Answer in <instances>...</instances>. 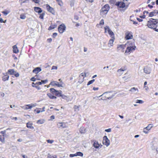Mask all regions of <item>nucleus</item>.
Segmentation results:
<instances>
[{
    "instance_id": "f257e3e1",
    "label": "nucleus",
    "mask_w": 158,
    "mask_h": 158,
    "mask_svg": "<svg viewBox=\"0 0 158 158\" xmlns=\"http://www.w3.org/2000/svg\"><path fill=\"white\" fill-rule=\"evenodd\" d=\"M158 25V19L151 18L148 22L147 26L148 27L153 29L155 31L158 32V29L156 28Z\"/></svg>"
},
{
    "instance_id": "f03ea898",
    "label": "nucleus",
    "mask_w": 158,
    "mask_h": 158,
    "mask_svg": "<svg viewBox=\"0 0 158 158\" xmlns=\"http://www.w3.org/2000/svg\"><path fill=\"white\" fill-rule=\"evenodd\" d=\"M115 93H113L112 92H107L103 93L99 97H102L101 99L103 100H106L107 99H110L112 98L115 95Z\"/></svg>"
},
{
    "instance_id": "7ed1b4c3",
    "label": "nucleus",
    "mask_w": 158,
    "mask_h": 158,
    "mask_svg": "<svg viewBox=\"0 0 158 158\" xmlns=\"http://www.w3.org/2000/svg\"><path fill=\"white\" fill-rule=\"evenodd\" d=\"M110 7L108 4H106L103 6L101 10L100 13L101 15H105L107 13L109 10Z\"/></svg>"
},
{
    "instance_id": "20e7f679",
    "label": "nucleus",
    "mask_w": 158,
    "mask_h": 158,
    "mask_svg": "<svg viewBox=\"0 0 158 158\" xmlns=\"http://www.w3.org/2000/svg\"><path fill=\"white\" fill-rule=\"evenodd\" d=\"M103 143L107 147L110 145V141L106 136H104L103 137Z\"/></svg>"
},
{
    "instance_id": "39448f33",
    "label": "nucleus",
    "mask_w": 158,
    "mask_h": 158,
    "mask_svg": "<svg viewBox=\"0 0 158 158\" xmlns=\"http://www.w3.org/2000/svg\"><path fill=\"white\" fill-rule=\"evenodd\" d=\"M66 26L64 24L60 25L58 27V30L60 33H63L65 30Z\"/></svg>"
},
{
    "instance_id": "423d86ee",
    "label": "nucleus",
    "mask_w": 158,
    "mask_h": 158,
    "mask_svg": "<svg viewBox=\"0 0 158 158\" xmlns=\"http://www.w3.org/2000/svg\"><path fill=\"white\" fill-rule=\"evenodd\" d=\"M115 5L121 8H123L125 7V2H117L115 3Z\"/></svg>"
},
{
    "instance_id": "0eeeda50",
    "label": "nucleus",
    "mask_w": 158,
    "mask_h": 158,
    "mask_svg": "<svg viewBox=\"0 0 158 158\" xmlns=\"http://www.w3.org/2000/svg\"><path fill=\"white\" fill-rule=\"evenodd\" d=\"M151 69L150 67L148 66L144 67L143 71L144 73L147 74H149L151 73Z\"/></svg>"
},
{
    "instance_id": "6e6552de",
    "label": "nucleus",
    "mask_w": 158,
    "mask_h": 158,
    "mask_svg": "<svg viewBox=\"0 0 158 158\" xmlns=\"http://www.w3.org/2000/svg\"><path fill=\"white\" fill-rule=\"evenodd\" d=\"M46 9L48 10V11L51 13L53 15L54 14L55 11L54 9H53V8L50 6L49 5H47Z\"/></svg>"
},
{
    "instance_id": "1a4fd4ad",
    "label": "nucleus",
    "mask_w": 158,
    "mask_h": 158,
    "mask_svg": "<svg viewBox=\"0 0 158 158\" xmlns=\"http://www.w3.org/2000/svg\"><path fill=\"white\" fill-rule=\"evenodd\" d=\"M135 46H130L128 47L125 51L126 53H129V52L134 51L135 49Z\"/></svg>"
},
{
    "instance_id": "9d476101",
    "label": "nucleus",
    "mask_w": 158,
    "mask_h": 158,
    "mask_svg": "<svg viewBox=\"0 0 158 158\" xmlns=\"http://www.w3.org/2000/svg\"><path fill=\"white\" fill-rule=\"evenodd\" d=\"M156 14H158V10H155L149 13V16L152 17L153 16L156 15Z\"/></svg>"
},
{
    "instance_id": "9b49d317",
    "label": "nucleus",
    "mask_w": 158,
    "mask_h": 158,
    "mask_svg": "<svg viewBox=\"0 0 158 158\" xmlns=\"http://www.w3.org/2000/svg\"><path fill=\"white\" fill-rule=\"evenodd\" d=\"M41 70L42 69L41 68L37 67L34 69L32 71V72L35 74H37L38 73L41 71Z\"/></svg>"
},
{
    "instance_id": "f8f14e48",
    "label": "nucleus",
    "mask_w": 158,
    "mask_h": 158,
    "mask_svg": "<svg viewBox=\"0 0 158 158\" xmlns=\"http://www.w3.org/2000/svg\"><path fill=\"white\" fill-rule=\"evenodd\" d=\"M125 47V46L123 44L119 45L117 47V49L118 50H121L122 52H123V50Z\"/></svg>"
},
{
    "instance_id": "ddd939ff",
    "label": "nucleus",
    "mask_w": 158,
    "mask_h": 158,
    "mask_svg": "<svg viewBox=\"0 0 158 158\" xmlns=\"http://www.w3.org/2000/svg\"><path fill=\"white\" fill-rule=\"evenodd\" d=\"M34 10L35 11L40 14L42 12V10L39 7H34Z\"/></svg>"
},
{
    "instance_id": "4468645a",
    "label": "nucleus",
    "mask_w": 158,
    "mask_h": 158,
    "mask_svg": "<svg viewBox=\"0 0 158 158\" xmlns=\"http://www.w3.org/2000/svg\"><path fill=\"white\" fill-rule=\"evenodd\" d=\"M132 35L130 32L127 33L125 36V38L127 40H129L132 39Z\"/></svg>"
},
{
    "instance_id": "2eb2a0df",
    "label": "nucleus",
    "mask_w": 158,
    "mask_h": 158,
    "mask_svg": "<svg viewBox=\"0 0 158 158\" xmlns=\"http://www.w3.org/2000/svg\"><path fill=\"white\" fill-rule=\"evenodd\" d=\"M57 126L59 128H64L66 127L65 124L63 123H57Z\"/></svg>"
},
{
    "instance_id": "dca6fc26",
    "label": "nucleus",
    "mask_w": 158,
    "mask_h": 158,
    "mask_svg": "<svg viewBox=\"0 0 158 158\" xmlns=\"http://www.w3.org/2000/svg\"><path fill=\"white\" fill-rule=\"evenodd\" d=\"M93 145L94 147L96 148H98L100 146V145L98 143V142L96 141H94Z\"/></svg>"
},
{
    "instance_id": "f3484780",
    "label": "nucleus",
    "mask_w": 158,
    "mask_h": 158,
    "mask_svg": "<svg viewBox=\"0 0 158 158\" xmlns=\"http://www.w3.org/2000/svg\"><path fill=\"white\" fill-rule=\"evenodd\" d=\"M129 91L131 92L132 93H137L139 91L137 88H135V87H133L129 90Z\"/></svg>"
},
{
    "instance_id": "a211bd4d",
    "label": "nucleus",
    "mask_w": 158,
    "mask_h": 158,
    "mask_svg": "<svg viewBox=\"0 0 158 158\" xmlns=\"http://www.w3.org/2000/svg\"><path fill=\"white\" fill-rule=\"evenodd\" d=\"M13 52L14 53H16L19 52V50L18 48L16 45H14L13 47Z\"/></svg>"
},
{
    "instance_id": "6ab92c4d",
    "label": "nucleus",
    "mask_w": 158,
    "mask_h": 158,
    "mask_svg": "<svg viewBox=\"0 0 158 158\" xmlns=\"http://www.w3.org/2000/svg\"><path fill=\"white\" fill-rule=\"evenodd\" d=\"M108 34L110 35L112 38H114V34L110 29H109L108 31Z\"/></svg>"
},
{
    "instance_id": "aec40b11",
    "label": "nucleus",
    "mask_w": 158,
    "mask_h": 158,
    "mask_svg": "<svg viewBox=\"0 0 158 158\" xmlns=\"http://www.w3.org/2000/svg\"><path fill=\"white\" fill-rule=\"evenodd\" d=\"M27 128H30L31 129H33L34 127L32 126V124L31 123H27Z\"/></svg>"
},
{
    "instance_id": "412c9836",
    "label": "nucleus",
    "mask_w": 158,
    "mask_h": 158,
    "mask_svg": "<svg viewBox=\"0 0 158 158\" xmlns=\"http://www.w3.org/2000/svg\"><path fill=\"white\" fill-rule=\"evenodd\" d=\"M114 39V38L111 39L109 41L108 44H110L111 46H112Z\"/></svg>"
},
{
    "instance_id": "4be33fe9",
    "label": "nucleus",
    "mask_w": 158,
    "mask_h": 158,
    "mask_svg": "<svg viewBox=\"0 0 158 158\" xmlns=\"http://www.w3.org/2000/svg\"><path fill=\"white\" fill-rule=\"evenodd\" d=\"M48 97L51 99H56V97L55 96L52 95L50 93H49L47 94Z\"/></svg>"
},
{
    "instance_id": "5701e85b",
    "label": "nucleus",
    "mask_w": 158,
    "mask_h": 158,
    "mask_svg": "<svg viewBox=\"0 0 158 158\" xmlns=\"http://www.w3.org/2000/svg\"><path fill=\"white\" fill-rule=\"evenodd\" d=\"M54 82V84H53V85L57 86L58 87H63L62 84H59L58 82L56 81H55Z\"/></svg>"
},
{
    "instance_id": "b1692460",
    "label": "nucleus",
    "mask_w": 158,
    "mask_h": 158,
    "mask_svg": "<svg viewBox=\"0 0 158 158\" xmlns=\"http://www.w3.org/2000/svg\"><path fill=\"white\" fill-rule=\"evenodd\" d=\"M153 125L152 124H149L145 128L147 129V130H149L152 127H153Z\"/></svg>"
},
{
    "instance_id": "393cba45",
    "label": "nucleus",
    "mask_w": 158,
    "mask_h": 158,
    "mask_svg": "<svg viewBox=\"0 0 158 158\" xmlns=\"http://www.w3.org/2000/svg\"><path fill=\"white\" fill-rule=\"evenodd\" d=\"M62 91L61 90L57 91V92L56 93H54V94H55V95L58 96V97H60V95L61 94V92Z\"/></svg>"
},
{
    "instance_id": "a878e982",
    "label": "nucleus",
    "mask_w": 158,
    "mask_h": 158,
    "mask_svg": "<svg viewBox=\"0 0 158 158\" xmlns=\"http://www.w3.org/2000/svg\"><path fill=\"white\" fill-rule=\"evenodd\" d=\"M9 78V76L7 75H5L4 77H2V80L3 81H5L8 80Z\"/></svg>"
},
{
    "instance_id": "bb28decb",
    "label": "nucleus",
    "mask_w": 158,
    "mask_h": 158,
    "mask_svg": "<svg viewBox=\"0 0 158 158\" xmlns=\"http://www.w3.org/2000/svg\"><path fill=\"white\" fill-rule=\"evenodd\" d=\"M79 17L77 16H75L74 17V20L73 21V23H76L78 20Z\"/></svg>"
},
{
    "instance_id": "cd10ccee",
    "label": "nucleus",
    "mask_w": 158,
    "mask_h": 158,
    "mask_svg": "<svg viewBox=\"0 0 158 158\" xmlns=\"http://www.w3.org/2000/svg\"><path fill=\"white\" fill-rule=\"evenodd\" d=\"M8 72L11 75H14V74L15 73V72L13 69H9L8 70Z\"/></svg>"
},
{
    "instance_id": "c85d7f7f",
    "label": "nucleus",
    "mask_w": 158,
    "mask_h": 158,
    "mask_svg": "<svg viewBox=\"0 0 158 158\" xmlns=\"http://www.w3.org/2000/svg\"><path fill=\"white\" fill-rule=\"evenodd\" d=\"M35 85H36V84L34 82H32V87H35L38 90L40 89V88L39 86H36Z\"/></svg>"
},
{
    "instance_id": "c756f323",
    "label": "nucleus",
    "mask_w": 158,
    "mask_h": 158,
    "mask_svg": "<svg viewBox=\"0 0 158 158\" xmlns=\"http://www.w3.org/2000/svg\"><path fill=\"white\" fill-rule=\"evenodd\" d=\"M32 107V106H31V105H26L25 109L26 110H28L29 109H31Z\"/></svg>"
},
{
    "instance_id": "7c9ffc66",
    "label": "nucleus",
    "mask_w": 158,
    "mask_h": 158,
    "mask_svg": "<svg viewBox=\"0 0 158 158\" xmlns=\"http://www.w3.org/2000/svg\"><path fill=\"white\" fill-rule=\"evenodd\" d=\"M45 109V107H44L42 108V110H40L39 109L37 110V113L39 114V113H40V112H44V111H45V110H44Z\"/></svg>"
},
{
    "instance_id": "2f4dec72",
    "label": "nucleus",
    "mask_w": 158,
    "mask_h": 158,
    "mask_svg": "<svg viewBox=\"0 0 158 158\" xmlns=\"http://www.w3.org/2000/svg\"><path fill=\"white\" fill-rule=\"evenodd\" d=\"M76 155L77 156H82L83 155V153L81 152H78L76 153Z\"/></svg>"
},
{
    "instance_id": "473e14b6",
    "label": "nucleus",
    "mask_w": 158,
    "mask_h": 158,
    "mask_svg": "<svg viewBox=\"0 0 158 158\" xmlns=\"http://www.w3.org/2000/svg\"><path fill=\"white\" fill-rule=\"evenodd\" d=\"M50 91L51 93H52L53 94H54V93L56 92H57V90L54 88L50 89Z\"/></svg>"
},
{
    "instance_id": "72a5a7b5",
    "label": "nucleus",
    "mask_w": 158,
    "mask_h": 158,
    "mask_svg": "<svg viewBox=\"0 0 158 158\" xmlns=\"http://www.w3.org/2000/svg\"><path fill=\"white\" fill-rule=\"evenodd\" d=\"M56 1L60 6H61L63 5V3L61 0H56Z\"/></svg>"
},
{
    "instance_id": "f704fd0d",
    "label": "nucleus",
    "mask_w": 158,
    "mask_h": 158,
    "mask_svg": "<svg viewBox=\"0 0 158 158\" xmlns=\"http://www.w3.org/2000/svg\"><path fill=\"white\" fill-rule=\"evenodd\" d=\"M38 77V75H36L35 76V77H32L31 79V80L32 81H35L36 80V78L37 77Z\"/></svg>"
},
{
    "instance_id": "c9c22d12",
    "label": "nucleus",
    "mask_w": 158,
    "mask_h": 158,
    "mask_svg": "<svg viewBox=\"0 0 158 158\" xmlns=\"http://www.w3.org/2000/svg\"><path fill=\"white\" fill-rule=\"evenodd\" d=\"M37 123L40 124H42L44 123V120L43 119L39 120L37 121Z\"/></svg>"
},
{
    "instance_id": "e433bc0d",
    "label": "nucleus",
    "mask_w": 158,
    "mask_h": 158,
    "mask_svg": "<svg viewBox=\"0 0 158 158\" xmlns=\"http://www.w3.org/2000/svg\"><path fill=\"white\" fill-rule=\"evenodd\" d=\"M60 97H61L62 98L66 100H67L68 98L67 96H65L64 95L62 94H61L60 95Z\"/></svg>"
},
{
    "instance_id": "4c0bfd02",
    "label": "nucleus",
    "mask_w": 158,
    "mask_h": 158,
    "mask_svg": "<svg viewBox=\"0 0 158 158\" xmlns=\"http://www.w3.org/2000/svg\"><path fill=\"white\" fill-rule=\"evenodd\" d=\"M80 132L81 133H84L85 132V131L84 127H81L80 130Z\"/></svg>"
},
{
    "instance_id": "58836bf2",
    "label": "nucleus",
    "mask_w": 158,
    "mask_h": 158,
    "mask_svg": "<svg viewBox=\"0 0 158 158\" xmlns=\"http://www.w3.org/2000/svg\"><path fill=\"white\" fill-rule=\"evenodd\" d=\"M95 81V79H94L91 80L89 81L87 83V85H89L92 84Z\"/></svg>"
},
{
    "instance_id": "ea45409f",
    "label": "nucleus",
    "mask_w": 158,
    "mask_h": 158,
    "mask_svg": "<svg viewBox=\"0 0 158 158\" xmlns=\"http://www.w3.org/2000/svg\"><path fill=\"white\" fill-rule=\"evenodd\" d=\"M10 129L9 128L7 129L6 130H5L4 131H2L1 132V133L3 135V136H5L6 135V131Z\"/></svg>"
},
{
    "instance_id": "a19ab883",
    "label": "nucleus",
    "mask_w": 158,
    "mask_h": 158,
    "mask_svg": "<svg viewBox=\"0 0 158 158\" xmlns=\"http://www.w3.org/2000/svg\"><path fill=\"white\" fill-rule=\"evenodd\" d=\"M45 13L43 12L42 14H40L39 18L41 19H43L45 15Z\"/></svg>"
},
{
    "instance_id": "79ce46f5",
    "label": "nucleus",
    "mask_w": 158,
    "mask_h": 158,
    "mask_svg": "<svg viewBox=\"0 0 158 158\" xmlns=\"http://www.w3.org/2000/svg\"><path fill=\"white\" fill-rule=\"evenodd\" d=\"M55 27H56V26L55 25H51L49 27L48 29V30H50L53 29L54 28H55Z\"/></svg>"
},
{
    "instance_id": "37998d69",
    "label": "nucleus",
    "mask_w": 158,
    "mask_h": 158,
    "mask_svg": "<svg viewBox=\"0 0 158 158\" xmlns=\"http://www.w3.org/2000/svg\"><path fill=\"white\" fill-rule=\"evenodd\" d=\"M20 18L21 19H24L26 18V17L24 15L22 14L20 15Z\"/></svg>"
},
{
    "instance_id": "c03bdc74",
    "label": "nucleus",
    "mask_w": 158,
    "mask_h": 158,
    "mask_svg": "<svg viewBox=\"0 0 158 158\" xmlns=\"http://www.w3.org/2000/svg\"><path fill=\"white\" fill-rule=\"evenodd\" d=\"M10 12V11L6 10L5 11H3L2 12V13L4 14V15L5 16L6 15L8 14Z\"/></svg>"
},
{
    "instance_id": "a18cd8bd",
    "label": "nucleus",
    "mask_w": 158,
    "mask_h": 158,
    "mask_svg": "<svg viewBox=\"0 0 158 158\" xmlns=\"http://www.w3.org/2000/svg\"><path fill=\"white\" fill-rule=\"evenodd\" d=\"M144 102L142 100H137L136 101V103H138L140 104H142Z\"/></svg>"
},
{
    "instance_id": "49530a36",
    "label": "nucleus",
    "mask_w": 158,
    "mask_h": 158,
    "mask_svg": "<svg viewBox=\"0 0 158 158\" xmlns=\"http://www.w3.org/2000/svg\"><path fill=\"white\" fill-rule=\"evenodd\" d=\"M105 31V32H106V31H108L109 29H110V28L108 26H106V27H104Z\"/></svg>"
},
{
    "instance_id": "de8ad7c7",
    "label": "nucleus",
    "mask_w": 158,
    "mask_h": 158,
    "mask_svg": "<svg viewBox=\"0 0 158 158\" xmlns=\"http://www.w3.org/2000/svg\"><path fill=\"white\" fill-rule=\"evenodd\" d=\"M29 0H20L19 1L20 2L21 4V5L22 3H26L27 1H29Z\"/></svg>"
},
{
    "instance_id": "09e8293b",
    "label": "nucleus",
    "mask_w": 158,
    "mask_h": 158,
    "mask_svg": "<svg viewBox=\"0 0 158 158\" xmlns=\"http://www.w3.org/2000/svg\"><path fill=\"white\" fill-rule=\"evenodd\" d=\"M2 136L1 135H0V140L2 142H4V141H5V139H4V137H2Z\"/></svg>"
},
{
    "instance_id": "8fccbe9b",
    "label": "nucleus",
    "mask_w": 158,
    "mask_h": 158,
    "mask_svg": "<svg viewBox=\"0 0 158 158\" xmlns=\"http://www.w3.org/2000/svg\"><path fill=\"white\" fill-rule=\"evenodd\" d=\"M80 107L79 106H74V108L75 110H79V108Z\"/></svg>"
},
{
    "instance_id": "3c124183",
    "label": "nucleus",
    "mask_w": 158,
    "mask_h": 158,
    "mask_svg": "<svg viewBox=\"0 0 158 158\" xmlns=\"http://www.w3.org/2000/svg\"><path fill=\"white\" fill-rule=\"evenodd\" d=\"M32 1L36 3H39L40 2L39 0H32Z\"/></svg>"
},
{
    "instance_id": "603ef678",
    "label": "nucleus",
    "mask_w": 158,
    "mask_h": 158,
    "mask_svg": "<svg viewBox=\"0 0 158 158\" xmlns=\"http://www.w3.org/2000/svg\"><path fill=\"white\" fill-rule=\"evenodd\" d=\"M149 130H147V129L145 128H144L143 130V132L145 134H148Z\"/></svg>"
},
{
    "instance_id": "864d4df0",
    "label": "nucleus",
    "mask_w": 158,
    "mask_h": 158,
    "mask_svg": "<svg viewBox=\"0 0 158 158\" xmlns=\"http://www.w3.org/2000/svg\"><path fill=\"white\" fill-rule=\"evenodd\" d=\"M48 81V80L47 79H46L45 80H42L41 82L42 83V84H45Z\"/></svg>"
},
{
    "instance_id": "5fc2aeb1",
    "label": "nucleus",
    "mask_w": 158,
    "mask_h": 158,
    "mask_svg": "<svg viewBox=\"0 0 158 158\" xmlns=\"http://www.w3.org/2000/svg\"><path fill=\"white\" fill-rule=\"evenodd\" d=\"M104 24V20L103 19H102L100 21L99 24L100 25H103Z\"/></svg>"
},
{
    "instance_id": "6e6d98bb",
    "label": "nucleus",
    "mask_w": 158,
    "mask_h": 158,
    "mask_svg": "<svg viewBox=\"0 0 158 158\" xmlns=\"http://www.w3.org/2000/svg\"><path fill=\"white\" fill-rule=\"evenodd\" d=\"M47 141L48 143H53V142L54 141L52 140L49 139V140H48Z\"/></svg>"
},
{
    "instance_id": "4d7b16f0",
    "label": "nucleus",
    "mask_w": 158,
    "mask_h": 158,
    "mask_svg": "<svg viewBox=\"0 0 158 158\" xmlns=\"http://www.w3.org/2000/svg\"><path fill=\"white\" fill-rule=\"evenodd\" d=\"M69 156L71 157H72L74 156H77V155H76V153L74 154H70L69 155Z\"/></svg>"
},
{
    "instance_id": "13d9d810",
    "label": "nucleus",
    "mask_w": 158,
    "mask_h": 158,
    "mask_svg": "<svg viewBox=\"0 0 158 158\" xmlns=\"http://www.w3.org/2000/svg\"><path fill=\"white\" fill-rule=\"evenodd\" d=\"M57 35V33H54L53 34L52 36L53 38H55Z\"/></svg>"
},
{
    "instance_id": "bf43d9fd",
    "label": "nucleus",
    "mask_w": 158,
    "mask_h": 158,
    "mask_svg": "<svg viewBox=\"0 0 158 158\" xmlns=\"http://www.w3.org/2000/svg\"><path fill=\"white\" fill-rule=\"evenodd\" d=\"M105 131L106 132H110L111 131V129L110 128H109L108 129H106Z\"/></svg>"
},
{
    "instance_id": "052dcab7",
    "label": "nucleus",
    "mask_w": 158,
    "mask_h": 158,
    "mask_svg": "<svg viewBox=\"0 0 158 158\" xmlns=\"http://www.w3.org/2000/svg\"><path fill=\"white\" fill-rule=\"evenodd\" d=\"M57 67L56 66H53L52 67V70L53 69H57Z\"/></svg>"
},
{
    "instance_id": "680f3d73",
    "label": "nucleus",
    "mask_w": 158,
    "mask_h": 158,
    "mask_svg": "<svg viewBox=\"0 0 158 158\" xmlns=\"http://www.w3.org/2000/svg\"><path fill=\"white\" fill-rule=\"evenodd\" d=\"M130 20L133 22V23L134 24H138V22H137L134 21V20H132L131 19H130Z\"/></svg>"
},
{
    "instance_id": "e2e57ef3",
    "label": "nucleus",
    "mask_w": 158,
    "mask_h": 158,
    "mask_svg": "<svg viewBox=\"0 0 158 158\" xmlns=\"http://www.w3.org/2000/svg\"><path fill=\"white\" fill-rule=\"evenodd\" d=\"M14 75L16 77H18L19 76V74L18 73H14Z\"/></svg>"
},
{
    "instance_id": "0e129e2a",
    "label": "nucleus",
    "mask_w": 158,
    "mask_h": 158,
    "mask_svg": "<svg viewBox=\"0 0 158 158\" xmlns=\"http://www.w3.org/2000/svg\"><path fill=\"white\" fill-rule=\"evenodd\" d=\"M35 84L37 85H41L42 84V83L41 81H38Z\"/></svg>"
},
{
    "instance_id": "69168bd1",
    "label": "nucleus",
    "mask_w": 158,
    "mask_h": 158,
    "mask_svg": "<svg viewBox=\"0 0 158 158\" xmlns=\"http://www.w3.org/2000/svg\"><path fill=\"white\" fill-rule=\"evenodd\" d=\"M50 118L51 120L54 119L55 118V116L54 115H52L51 116Z\"/></svg>"
},
{
    "instance_id": "338daca9",
    "label": "nucleus",
    "mask_w": 158,
    "mask_h": 158,
    "mask_svg": "<svg viewBox=\"0 0 158 158\" xmlns=\"http://www.w3.org/2000/svg\"><path fill=\"white\" fill-rule=\"evenodd\" d=\"M99 89V88L98 87H94L93 88V89L94 90H98Z\"/></svg>"
},
{
    "instance_id": "774afa93",
    "label": "nucleus",
    "mask_w": 158,
    "mask_h": 158,
    "mask_svg": "<svg viewBox=\"0 0 158 158\" xmlns=\"http://www.w3.org/2000/svg\"><path fill=\"white\" fill-rule=\"evenodd\" d=\"M52 39L51 38H49V39H48L47 40V41H48L49 42V43H50L51 42V41H52Z\"/></svg>"
}]
</instances>
